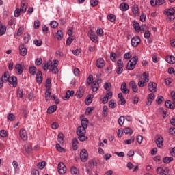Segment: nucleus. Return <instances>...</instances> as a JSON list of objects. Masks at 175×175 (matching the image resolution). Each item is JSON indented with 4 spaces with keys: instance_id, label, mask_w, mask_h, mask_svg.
I'll use <instances>...</instances> for the list:
<instances>
[{
    "instance_id": "1",
    "label": "nucleus",
    "mask_w": 175,
    "mask_h": 175,
    "mask_svg": "<svg viewBox=\"0 0 175 175\" xmlns=\"http://www.w3.org/2000/svg\"><path fill=\"white\" fill-rule=\"evenodd\" d=\"M85 129V128L81 126H79L77 129V135L80 142H85V140L88 139V137L85 136V133H87V131Z\"/></svg>"
},
{
    "instance_id": "2",
    "label": "nucleus",
    "mask_w": 175,
    "mask_h": 175,
    "mask_svg": "<svg viewBox=\"0 0 175 175\" xmlns=\"http://www.w3.org/2000/svg\"><path fill=\"white\" fill-rule=\"evenodd\" d=\"M139 62V57L137 56L133 57L127 63L126 69L127 70H133L136 64Z\"/></svg>"
},
{
    "instance_id": "3",
    "label": "nucleus",
    "mask_w": 175,
    "mask_h": 175,
    "mask_svg": "<svg viewBox=\"0 0 175 175\" xmlns=\"http://www.w3.org/2000/svg\"><path fill=\"white\" fill-rule=\"evenodd\" d=\"M174 13V8H170V9L165 10L164 12V14H165L166 16H170L169 20H170V21H173V20L175 19Z\"/></svg>"
},
{
    "instance_id": "4",
    "label": "nucleus",
    "mask_w": 175,
    "mask_h": 175,
    "mask_svg": "<svg viewBox=\"0 0 175 175\" xmlns=\"http://www.w3.org/2000/svg\"><path fill=\"white\" fill-rule=\"evenodd\" d=\"M170 170L168 167L163 169L162 167H159L156 170L157 174L159 175H167L169 174Z\"/></svg>"
},
{
    "instance_id": "5",
    "label": "nucleus",
    "mask_w": 175,
    "mask_h": 175,
    "mask_svg": "<svg viewBox=\"0 0 175 175\" xmlns=\"http://www.w3.org/2000/svg\"><path fill=\"white\" fill-rule=\"evenodd\" d=\"M57 170L59 174H65L66 173V166H65L64 163L60 162L58 163Z\"/></svg>"
},
{
    "instance_id": "6",
    "label": "nucleus",
    "mask_w": 175,
    "mask_h": 175,
    "mask_svg": "<svg viewBox=\"0 0 175 175\" xmlns=\"http://www.w3.org/2000/svg\"><path fill=\"white\" fill-rule=\"evenodd\" d=\"M80 158L82 162H87L88 161V152L87 150L83 149L80 152Z\"/></svg>"
},
{
    "instance_id": "7",
    "label": "nucleus",
    "mask_w": 175,
    "mask_h": 175,
    "mask_svg": "<svg viewBox=\"0 0 175 175\" xmlns=\"http://www.w3.org/2000/svg\"><path fill=\"white\" fill-rule=\"evenodd\" d=\"M59 61L58 60H54L53 63L52 61L49 60L47 62V63H46L44 65V67H43V69L44 71H46V67H54V66H58V64H59Z\"/></svg>"
},
{
    "instance_id": "8",
    "label": "nucleus",
    "mask_w": 175,
    "mask_h": 175,
    "mask_svg": "<svg viewBox=\"0 0 175 175\" xmlns=\"http://www.w3.org/2000/svg\"><path fill=\"white\" fill-rule=\"evenodd\" d=\"M155 143L159 148H163V137L161 135H157Z\"/></svg>"
},
{
    "instance_id": "9",
    "label": "nucleus",
    "mask_w": 175,
    "mask_h": 175,
    "mask_svg": "<svg viewBox=\"0 0 175 175\" xmlns=\"http://www.w3.org/2000/svg\"><path fill=\"white\" fill-rule=\"evenodd\" d=\"M148 89L150 92H157V91H158V87L157 86V83L154 82H150L148 83Z\"/></svg>"
},
{
    "instance_id": "10",
    "label": "nucleus",
    "mask_w": 175,
    "mask_h": 175,
    "mask_svg": "<svg viewBox=\"0 0 175 175\" xmlns=\"http://www.w3.org/2000/svg\"><path fill=\"white\" fill-rule=\"evenodd\" d=\"M141 42L140 38L139 36L133 37L131 39V46L133 47H137Z\"/></svg>"
},
{
    "instance_id": "11",
    "label": "nucleus",
    "mask_w": 175,
    "mask_h": 175,
    "mask_svg": "<svg viewBox=\"0 0 175 175\" xmlns=\"http://www.w3.org/2000/svg\"><path fill=\"white\" fill-rule=\"evenodd\" d=\"M89 36L90 38V40L92 42H94V43H97L98 42V37L95 34V31H92V29H90L88 31Z\"/></svg>"
},
{
    "instance_id": "12",
    "label": "nucleus",
    "mask_w": 175,
    "mask_h": 175,
    "mask_svg": "<svg viewBox=\"0 0 175 175\" xmlns=\"http://www.w3.org/2000/svg\"><path fill=\"white\" fill-rule=\"evenodd\" d=\"M105 65V59H103V58H98L96 62V66H97V68L99 69L104 68Z\"/></svg>"
},
{
    "instance_id": "13",
    "label": "nucleus",
    "mask_w": 175,
    "mask_h": 175,
    "mask_svg": "<svg viewBox=\"0 0 175 175\" xmlns=\"http://www.w3.org/2000/svg\"><path fill=\"white\" fill-rule=\"evenodd\" d=\"M148 101L146 102V106H150L152 102H154V99H155V94L154 93H150L148 95Z\"/></svg>"
},
{
    "instance_id": "14",
    "label": "nucleus",
    "mask_w": 175,
    "mask_h": 175,
    "mask_svg": "<svg viewBox=\"0 0 175 175\" xmlns=\"http://www.w3.org/2000/svg\"><path fill=\"white\" fill-rule=\"evenodd\" d=\"M19 135H20V137L24 142H26V140L28 139V135H27V131H25V129H21Z\"/></svg>"
},
{
    "instance_id": "15",
    "label": "nucleus",
    "mask_w": 175,
    "mask_h": 175,
    "mask_svg": "<svg viewBox=\"0 0 175 175\" xmlns=\"http://www.w3.org/2000/svg\"><path fill=\"white\" fill-rule=\"evenodd\" d=\"M36 80L38 84H42L43 81V75H42V71H38L36 75Z\"/></svg>"
},
{
    "instance_id": "16",
    "label": "nucleus",
    "mask_w": 175,
    "mask_h": 175,
    "mask_svg": "<svg viewBox=\"0 0 175 175\" xmlns=\"http://www.w3.org/2000/svg\"><path fill=\"white\" fill-rule=\"evenodd\" d=\"M19 53L22 57H25V55H27V48H25V46H24V44H21L19 46Z\"/></svg>"
},
{
    "instance_id": "17",
    "label": "nucleus",
    "mask_w": 175,
    "mask_h": 175,
    "mask_svg": "<svg viewBox=\"0 0 175 175\" xmlns=\"http://www.w3.org/2000/svg\"><path fill=\"white\" fill-rule=\"evenodd\" d=\"M8 83H10L14 88L17 87V77H10L8 79Z\"/></svg>"
},
{
    "instance_id": "18",
    "label": "nucleus",
    "mask_w": 175,
    "mask_h": 175,
    "mask_svg": "<svg viewBox=\"0 0 175 175\" xmlns=\"http://www.w3.org/2000/svg\"><path fill=\"white\" fill-rule=\"evenodd\" d=\"M150 74L148 72H144L142 75H141V79L142 80H144L145 83H148L150 81Z\"/></svg>"
},
{
    "instance_id": "19",
    "label": "nucleus",
    "mask_w": 175,
    "mask_h": 175,
    "mask_svg": "<svg viewBox=\"0 0 175 175\" xmlns=\"http://www.w3.org/2000/svg\"><path fill=\"white\" fill-rule=\"evenodd\" d=\"M75 95V91L73 90H68L66 92V96L63 97L64 100H68L70 98V96H73Z\"/></svg>"
},
{
    "instance_id": "20",
    "label": "nucleus",
    "mask_w": 175,
    "mask_h": 175,
    "mask_svg": "<svg viewBox=\"0 0 175 175\" xmlns=\"http://www.w3.org/2000/svg\"><path fill=\"white\" fill-rule=\"evenodd\" d=\"M129 86L131 88H132V90L134 92H137L139 91V89L137 88V85H136V82L135 81H131L129 83Z\"/></svg>"
},
{
    "instance_id": "21",
    "label": "nucleus",
    "mask_w": 175,
    "mask_h": 175,
    "mask_svg": "<svg viewBox=\"0 0 175 175\" xmlns=\"http://www.w3.org/2000/svg\"><path fill=\"white\" fill-rule=\"evenodd\" d=\"M88 122H89L88 118H83L81 119V126H79L87 129L88 128Z\"/></svg>"
},
{
    "instance_id": "22",
    "label": "nucleus",
    "mask_w": 175,
    "mask_h": 175,
    "mask_svg": "<svg viewBox=\"0 0 175 175\" xmlns=\"http://www.w3.org/2000/svg\"><path fill=\"white\" fill-rule=\"evenodd\" d=\"M51 88H48L45 92V99L46 100H49L51 98Z\"/></svg>"
},
{
    "instance_id": "23",
    "label": "nucleus",
    "mask_w": 175,
    "mask_h": 175,
    "mask_svg": "<svg viewBox=\"0 0 175 175\" xmlns=\"http://www.w3.org/2000/svg\"><path fill=\"white\" fill-rule=\"evenodd\" d=\"M119 8L122 12H126L129 9V5L126 3H122L120 5Z\"/></svg>"
},
{
    "instance_id": "24",
    "label": "nucleus",
    "mask_w": 175,
    "mask_h": 175,
    "mask_svg": "<svg viewBox=\"0 0 175 175\" xmlns=\"http://www.w3.org/2000/svg\"><path fill=\"white\" fill-rule=\"evenodd\" d=\"M133 27L137 32H140V31H142V27H140V24H139V23L136 22L135 21H133Z\"/></svg>"
},
{
    "instance_id": "25",
    "label": "nucleus",
    "mask_w": 175,
    "mask_h": 175,
    "mask_svg": "<svg viewBox=\"0 0 175 175\" xmlns=\"http://www.w3.org/2000/svg\"><path fill=\"white\" fill-rule=\"evenodd\" d=\"M20 10L22 12V13H25V12H27V3H25V1L24 0H23L21 3Z\"/></svg>"
},
{
    "instance_id": "26",
    "label": "nucleus",
    "mask_w": 175,
    "mask_h": 175,
    "mask_svg": "<svg viewBox=\"0 0 175 175\" xmlns=\"http://www.w3.org/2000/svg\"><path fill=\"white\" fill-rule=\"evenodd\" d=\"M165 107L167 109H173L175 107V105L170 100H167L165 101Z\"/></svg>"
},
{
    "instance_id": "27",
    "label": "nucleus",
    "mask_w": 175,
    "mask_h": 175,
    "mask_svg": "<svg viewBox=\"0 0 175 175\" xmlns=\"http://www.w3.org/2000/svg\"><path fill=\"white\" fill-rule=\"evenodd\" d=\"M121 91L122 92H123L124 94H129V90H128V88L126 87V83H123L121 85Z\"/></svg>"
},
{
    "instance_id": "28",
    "label": "nucleus",
    "mask_w": 175,
    "mask_h": 175,
    "mask_svg": "<svg viewBox=\"0 0 175 175\" xmlns=\"http://www.w3.org/2000/svg\"><path fill=\"white\" fill-rule=\"evenodd\" d=\"M57 105L50 106L47 109L48 114H53L55 111H57Z\"/></svg>"
},
{
    "instance_id": "29",
    "label": "nucleus",
    "mask_w": 175,
    "mask_h": 175,
    "mask_svg": "<svg viewBox=\"0 0 175 175\" xmlns=\"http://www.w3.org/2000/svg\"><path fill=\"white\" fill-rule=\"evenodd\" d=\"M15 69H16V73L18 75H22L23 74V66H21V64H16Z\"/></svg>"
},
{
    "instance_id": "30",
    "label": "nucleus",
    "mask_w": 175,
    "mask_h": 175,
    "mask_svg": "<svg viewBox=\"0 0 175 175\" xmlns=\"http://www.w3.org/2000/svg\"><path fill=\"white\" fill-rule=\"evenodd\" d=\"M92 90L93 92H96L99 90V83L93 81L92 83Z\"/></svg>"
},
{
    "instance_id": "31",
    "label": "nucleus",
    "mask_w": 175,
    "mask_h": 175,
    "mask_svg": "<svg viewBox=\"0 0 175 175\" xmlns=\"http://www.w3.org/2000/svg\"><path fill=\"white\" fill-rule=\"evenodd\" d=\"M79 143V140H77V138H74L72 140V149L74 151H76L79 147L77 146V144Z\"/></svg>"
},
{
    "instance_id": "32",
    "label": "nucleus",
    "mask_w": 175,
    "mask_h": 175,
    "mask_svg": "<svg viewBox=\"0 0 175 175\" xmlns=\"http://www.w3.org/2000/svg\"><path fill=\"white\" fill-rule=\"evenodd\" d=\"M5 33H6V26L2 25V23L0 22V36L5 35Z\"/></svg>"
},
{
    "instance_id": "33",
    "label": "nucleus",
    "mask_w": 175,
    "mask_h": 175,
    "mask_svg": "<svg viewBox=\"0 0 175 175\" xmlns=\"http://www.w3.org/2000/svg\"><path fill=\"white\" fill-rule=\"evenodd\" d=\"M88 163L92 169H94V167H96L98 166V162L95 159L90 160Z\"/></svg>"
},
{
    "instance_id": "34",
    "label": "nucleus",
    "mask_w": 175,
    "mask_h": 175,
    "mask_svg": "<svg viewBox=\"0 0 175 175\" xmlns=\"http://www.w3.org/2000/svg\"><path fill=\"white\" fill-rule=\"evenodd\" d=\"M10 79V75H9V72H5L1 77V80L3 81H9Z\"/></svg>"
},
{
    "instance_id": "35",
    "label": "nucleus",
    "mask_w": 175,
    "mask_h": 175,
    "mask_svg": "<svg viewBox=\"0 0 175 175\" xmlns=\"http://www.w3.org/2000/svg\"><path fill=\"white\" fill-rule=\"evenodd\" d=\"M46 70L49 69V70H51L55 75H57V73H58V68H57V66L50 67V66H48V67H46Z\"/></svg>"
},
{
    "instance_id": "36",
    "label": "nucleus",
    "mask_w": 175,
    "mask_h": 175,
    "mask_svg": "<svg viewBox=\"0 0 175 175\" xmlns=\"http://www.w3.org/2000/svg\"><path fill=\"white\" fill-rule=\"evenodd\" d=\"M29 72L31 76H35L36 75V67L35 66H31L29 68Z\"/></svg>"
},
{
    "instance_id": "37",
    "label": "nucleus",
    "mask_w": 175,
    "mask_h": 175,
    "mask_svg": "<svg viewBox=\"0 0 175 175\" xmlns=\"http://www.w3.org/2000/svg\"><path fill=\"white\" fill-rule=\"evenodd\" d=\"M57 140L62 146H64V134L62 133H59Z\"/></svg>"
},
{
    "instance_id": "38",
    "label": "nucleus",
    "mask_w": 175,
    "mask_h": 175,
    "mask_svg": "<svg viewBox=\"0 0 175 175\" xmlns=\"http://www.w3.org/2000/svg\"><path fill=\"white\" fill-rule=\"evenodd\" d=\"M83 95H84V91H83L82 89H79L76 92V96H77V98H78V99H80L81 98H83Z\"/></svg>"
},
{
    "instance_id": "39",
    "label": "nucleus",
    "mask_w": 175,
    "mask_h": 175,
    "mask_svg": "<svg viewBox=\"0 0 175 175\" xmlns=\"http://www.w3.org/2000/svg\"><path fill=\"white\" fill-rule=\"evenodd\" d=\"M56 38L57 40H62V38H64V34L62 33V31L59 30L56 33Z\"/></svg>"
},
{
    "instance_id": "40",
    "label": "nucleus",
    "mask_w": 175,
    "mask_h": 175,
    "mask_svg": "<svg viewBox=\"0 0 175 175\" xmlns=\"http://www.w3.org/2000/svg\"><path fill=\"white\" fill-rule=\"evenodd\" d=\"M166 61L168 64H175V57L174 56L170 55L166 58Z\"/></svg>"
},
{
    "instance_id": "41",
    "label": "nucleus",
    "mask_w": 175,
    "mask_h": 175,
    "mask_svg": "<svg viewBox=\"0 0 175 175\" xmlns=\"http://www.w3.org/2000/svg\"><path fill=\"white\" fill-rule=\"evenodd\" d=\"M124 133H125V135H132L133 133V131L132 130V129L129 128V127H126L124 130H123Z\"/></svg>"
},
{
    "instance_id": "42",
    "label": "nucleus",
    "mask_w": 175,
    "mask_h": 175,
    "mask_svg": "<svg viewBox=\"0 0 175 175\" xmlns=\"http://www.w3.org/2000/svg\"><path fill=\"white\" fill-rule=\"evenodd\" d=\"M132 12L135 16H139V7L137 5H133Z\"/></svg>"
},
{
    "instance_id": "43",
    "label": "nucleus",
    "mask_w": 175,
    "mask_h": 175,
    "mask_svg": "<svg viewBox=\"0 0 175 175\" xmlns=\"http://www.w3.org/2000/svg\"><path fill=\"white\" fill-rule=\"evenodd\" d=\"M25 149L27 154H31V152H32V146L31 145H25Z\"/></svg>"
},
{
    "instance_id": "44",
    "label": "nucleus",
    "mask_w": 175,
    "mask_h": 175,
    "mask_svg": "<svg viewBox=\"0 0 175 175\" xmlns=\"http://www.w3.org/2000/svg\"><path fill=\"white\" fill-rule=\"evenodd\" d=\"M109 107H111V109H116V107H117V103H115L114 100H111L109 102Z\"/></svg>"
},
{
    "instance_id": "45",
    "label": "nucleus",
    "mask_w": 175,
    "mask_h": 175,
    "mask_svg": "<svg viewBox=\"0 0 175 175\" xmlns=\"http://www.w3.org/2000/svg\"><path fill=\"white\" fill-rule=\"evenodd\" d=\"M173 161V157H166L163 159V163H170Z\"/></svg>"
},
{
    "instance_id": "46",
    "label": "nucleus",
    "mask_w": 175,
    "mask_h": 175,
    "mask_svg": "<svg viewBox=\"0 0 175 175\" xmlns=\"http://www.w3.org/2000/svg\"><path fill=\"white\" fill-rule=\"evenodd\" d=\"M56 149L59 152H65V148H62L59 144H56Z\"/></svg>"
},
{
    "instance_id": "47",
    "label": "nucleus",
    "mask_w": 175,
    "mask_h": 175,
    "mask_svg": "<svg viewBox=\"0 0 175 175\" xmlns=\"http://www.w3.org/2000/svg\"><path fill=\"white\" fill-rule=\"evenodd\" d=\"M37 166L38 169H44V167H46V161H43L41 163H38L37 164Z\"/></svg>"
},
{
    "instance_id": "48",
    "label": "nucleus",
    "mask_w": 175,
    "mask_h": 175,
    "mask_svg": "<svg viewBox=\"0 0 175 175\" xmlns=\"http://www.w3.org/2000/svg\"><path fill=\"white\" fill-rule=\"evenodd\" d=\"M125 121V117L124 116H121L118 119V124L120 126H122L124 125V122Z\"/></svg>"
},
{
    "instance_id": "49",
    "label": "nucleus",
    "mask_w": 175,
    "mask_h": 175,
    "mask_svg": "<svg viewBox=\"0 0 175 175\" xmlns=\"http://www.w3.org/2000/svg\"><path fill=\"white\" fill-rule=\"evenodd\" d=\"M107 18L111 23H114L116 21V16L113 14H109Z\"/></svg>"
},
{
    "instance_id": "50",
    "label": "nucleus",
    "mask_w": 175,
    "mask_h": 175,
    "mask_svg": "<svg viewBox=\"0 0 175 175\" xmlns=\"http://www.w3.org/2000/svg\"><path fill=\"white\" fill-rule=\"evenodd\" d=\"M163 100H164L163 96H159L156 99V103H157V105H161L162 102H163Z\"/></svg>"
},
{
    "instance_id": "51",
    "label": "nucleus",
    "mask_w": 175,
    "mask_h": 175,
    "mask_svg": "<svg viewBox=\"0 0 175 175\" xmlns=\"http://www.w3.org/2000/svg\"><path fill=\"white\" fill-rule=\"evenodd\" d=\"M124 143L126 144H132V143H135V137H131V139L124 140Z\"/></svg>"
},
{
    "instance_id": "52",
    "label": "nucleus",
    "mask_w": 175,
    "mask_h": 175,
    "mask_svg": "<svg viewBox=\"0 0 175 175\" xmlns=\"http://www.w3.org/2000/svg\"><path fill=\"white\" fill-rule=\"evenodd\" d=\"M109 110V108L107 107V106L104 105L103 107V114L104 116V117H107V111Z\"/></svg>"
},
{
    "instance_id": "53",
    "label": "nucleus",
    "mask_w": 175,
    "mask_h": 175,
    "mask_svg": "<svg viewBox=\"0 0 175 175\" xmlns=\"http://www.w3.org/2000/svg\"><path fill=\"white\" fill-rule=\"evenodd\" d=\"M29 40H31V35H29V33H27L25 36H24V42L25 43L28 44V42H29Z\"/></svg>"
},
{
    "instance_id": "54",
    "label": "nucleus",
    "mask_w": 175,
    "mask_h": 175,
    "mask_svg": "<svg viewBox=\"0 0 175 175\" xmlns=\"http://www.w3.org/2000/svg\"><path fill=\"white\" fill-rule=\"evenodd\" d=\"M7 119L9 121H14L16 120V116L13 113H9L7 116Z\"/></svg>"
},
{
    "instance_id": "55",
    "label": "nucleus",
    "mask_w": 175,
    "mask_h": 175,
    "mask_svg": "<svg viewBox=\"0 0 175 175\" xmlns=\"http://www.w3.org/2000/svg\"><path fill=\"white\" fill-rule=\"evenodd\" d=\"M92 98H94V96L88 95L86 98L85 103H87V102L89 105L92 103Z\"/></svg>"
},
{
    "instance_id": "56",
    "label": "nucleus",
    "mask_w": 175,
    "mask_h": 175,
    "mask_svg": "<svg viewBox=\"0 0 175 175\" xmlns=\"http://www.w3.org/2000/svg\"><path fill=\"white\" fill-rule=\"evenodd\" d=\"M21 13V10H20V8H16L14 13V17H20Z\"/></svg>"
},
{
    "instance_id": "57",
    "label": "nucleus",
    "mask_w": 175,
    "mask_h": 175,
    "mask_svg": "<svg viewBox=\"0 0 175 175\" xmlns=\"http://www.w3.org/2000/svg\"><path fill=\"white\" fill-rule=\"evenodd\" d=\"M33 43L38 47H40V46H42V40L39 39V40H34Z\"/></svg>"
},
{
    "instance_id": "58",
    "label": "nucleus",
    "mask_w": 175,
    "mask_h": 175,
    "mask_svg": "<svg viewBox=\"0 0 175 175\" xmlns=\"http://www.w3.org/2000/svg\"><path fill=\"white\" fill-rule=\"evenodd\" d=\"M51 28H57L58 27V22L53 21L50 23Z\"/></svg>"
},
{
    "instance_id": "59",
    "label": "nucleus",
    "mask_w": 175,
    "mask_h": 175,
    "mask_svg": "<svg viewBox=\"0 0 175 175\" xmlns=\"http://www.w3.org/2000/svg\"><path fill=\"white\" fill-rule=\"evenodd\" d=\"M98 0H90V5L92 8H95V6H98Z\"/></svg>"
},
{
    "instance_id": "60",
    "label": "nucleus",
    "mask_w": 175,
    "mask_h": 175,
    "mask_svg": "<svg viewBox=\"0 0 175 175\" xmlns=\"http://www.w3.org/2000/svg\"><path fill=\"white\" fill-rule=\"evenodd\" d=\"M116 58H117V54H116V53H111L110 55V59H111V61H113V62H116Z\"/></svg>"
},
{
    "instance_id": "61",
    "label": "nucleus",
    "mask_w": 175,
    "mask_h": 175,
    "mask_svg": "<svg viewBox=\"0 0 175 175\" xmlns=\"http://www.w3.org/2000/svg\"><path fill=\"white\" fill-rule=\"evenodd\" d=\"M70 172L72 174H79V170H77L76 167H72Z\"/></svg>"
},
{
    "instance_id": "62",
    "label": "nucleus",
    "mask_w": 175,
    "mask_h": 175,
    "mask_svg": "<svg viewBox=\"0 0 175 175\" xmlns=\"http://www.w3.org/2000/svg\"><path fill=\"white\" fill-rule=\"evenodd\" d=\"M0 136H1V137H7L8 132H6L5 130L0 131Z\"/></svg>"
},
{
    "instance_id": "63",
    "label": "nucleus",
    "mask_w": 175,
    "mask_h": 175,
    "mask_svg": "<svg viewBox=\"0 0 175 175\" xmlns=\"http://www.w3.org/2000/svg\"><path fill=\"white\" fill-rule=\"evenodd\" d=\"M168 132L170 135H172V136H175V128L171 127L169 129Z\"/></svg>"
},
{
    "instance_id": "64",
    "label": "nucleus",
    "mask_w": 175,
    "mask_h": 175,
    "mask_svg": "<svg viewBox=\"0 0 175 175\" xmlns=\"http://www.w3.org/2000/svg\"><path fill=\"white\" fill-rule=\"evenodd\" d=\"M23 89H18L17 91L18 98H23Z\"/></svg>"
}]
</instances>
